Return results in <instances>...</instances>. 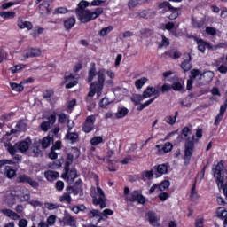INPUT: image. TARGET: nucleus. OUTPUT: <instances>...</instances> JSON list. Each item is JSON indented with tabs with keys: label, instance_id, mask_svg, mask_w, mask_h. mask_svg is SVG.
<instances>
[{
	"label": "nucleus",
	"instance_id": "de8ad7c7",
	"mask_svg": "<svg viewBox=\"0 0 227 227\" xmlns=\"http://www.w3.org/2000/svg\"><path fill=\"white\" fill-rule=\"evenodd\" d=\"M3 19H12L15 17V12H3L0 13Z\"/></svg>",
	"mask_w": 227,
	"mask_h": 227
},
{
	"label": "nucleus",
	"instance_id": "4d7b16f0",
	"mask_svg": "<svg viewBox=\"0 0 227 227\" xmlns=\"http://www.w3.org/2000/svg\"><path fill=\"white\" fill-rule=\"evenodd\" d=\"M22 68H24V65L20 64V65H16L10 68L12 74H17V72L22 70Z\"/></svg>",
	"mask_w": 227,
	"mask_h": 227
},
{
	"label": "nucleus",
	"instance_id": "0e129e2a",
	"mask_svg": "<svg viewBox=\"0 0 227 227\" xmlns=\"http://www.w3.org/2000/svg\"><path fill=\"white\" fill-rule=\"evenodd\" d=\"M71 155H73L74 157V159H79V157L81 155V152L79 151V149L74 147L72 149Z\"/></svg>",
	"mask_w": 227,
	"mask_h": 227
},
{
	"label": "nucleus",
	"instance_id": "6e6552de",
	"mask_svg": "<svg viewBox=\"0 0 227 227\" xmlns=\"http://www.w3.org/2000/svg\"><path fill=\"white\" fill-rule=\"evenodd\" d=\"M95 115H90L86 118L83 126H82V130L86 134H89V132H91L93 129H95V121H96Z\"/></svg>",
	"mask_w": 227,
	"mask_h": 227
},
{
	"label": "nucleus",
	"instance_id": "1a4fd4ad",
	"mask_svg": "<svg viewBox=\"0 0 227 227\" xmlns=\"http://www.w3.org/2000/svg\"><path fill=\"white\" fill-rule=\"evenodd\" d=\"M54 123H56V116L51 114L48 117L47 121L41 123L40 129L43 130V132H47L51 129V126L54 125Z\"/></svg>",
	"mask_w": 227,
	"mask_h": 227
},
{
	"label": "nucleus",
	"instance_id": "473e14b6",
	"mask_svg": "<svg viewBox=\"0 0 227 227\" xmlns=\"http://www.w3.org/2000/svg\"><path fill=\"white\" fill-rule=\"evenodd\" d=\"M146 82H148V78L142 77L135 82V86L137 88V90H141V88H143Z\"/></svg>",
	"mask_w": 227,
	"mask_h": 227
},
{
	"label": "nucleus",
	"instance_id": "f8f14e48",
	"mask_svg": "<svg viewBox=\"0 0 227 227\" xmlns=\"http://www.w3.org/2000/svg\"><path fill=\"white\" fill-rule=\"evenodd\" d=\"M156 148L158 150V155H162L163 153H169L173 150V145L167 142L165 145H157Z\"/></svg>",
	"mask_w": 227,
	"mask_h": 227
},
{
	"label": "nucleus",
	"instance_id": "423d86ee",
	"mask_svg": "<svg viewBox=\"0 0 227 227\" xmlns=\"http://www.w3.org/2000/svg\"><path fill=\"white\" fill-rule=\"evenodd\" d=\"M113 214H114V211L111 209H105L103 210V212H100L97 209H92L88 211L87 215H89L90 219H93V217H99V219L98 220V223H100V221H104V219H107V216L113 215Z\"/></svg>",
	"mask_w": 227,
	"mask_h": 227
},
{
	"label": "nucleus",
	"instance_id": "7c9ffc66",
	"mask_svg": "<svg viewBox=\"0 0 227 227\" xmlns=\"http://www.w3.org/2000/svg\"><path fill=\"white\" fill-rule=\"evenodd\" d=\"M129 114V109L126 107L119 108L117 113L115 114L116 118H125Z\"/></svg>",
	"mask_w": 227,
	"mask_h": 227
},
{
	"label": "nucleus",
	"instance_id": "9d476101",
	"mask_svg": "<svg viewBox=\"0 0 227 227\" xmlns=\"http://www.w3.org/2000/svg\"><path fill=\"white\" fill-rule=\"evenodd\" d=\"M153 171L156 178H160L161 175H166V173H168V165L163 163L158 166H154L153 168Z\"/></svg>",
	"mask_w": 227,
	"mask_h": 227
},
{
	"label": "nucleus",
	"instance_id": "412c9836",
	"mask_svg": "<svg viewBox=\"0 0 227 227\" xmlns=\"http://www.w3.org/2000/svg\"><path fill=\"white\" fill-rule=\"evenodd\" d=\"M2 214H4V215H6V217L13 219V221H19V219H20V215L12 211V209H2Z\"/></svg>",
	"mask_w": 227,
	"mask_h": 227
},
{
	"label": "nucleus",
	"instance_id": "5701e85b",
	"mask_svg": "<svg viewBox=\"0 0 227 227\" xmlns=\"http://www.w3.org/2000/svg\"><path fill=\"white\" fill-rule=\"evenodd\" d=\"M75 17H70L64 20V27L67 31H70V28L75 26Z\"/></svg>",
	"mask_w": 227,
	"mask_h": 227
},
{
	"label": "nucleus",
	"instance_id": "3c124183",
	"mask_svg": "<svg viewBox=\"0 0 227 227\" xmlns=\"http://www.w3.org/2000/svg\"><path fill=\"white\" fill-rule=\"evenodd\" d=\"M51 146V137H46L42 140V147L49 148Z\"/></svg>",
	"mask_w": 227,
	"mask_h": 227
},
{
	"label": "nucleus",
	"instance_id": "13d9d810",
	"mask_svg": "<svg viewBox=\"0 0 227 227\" xmlns=\"http://www.w3.org/2000/svg\"><path fill=\"white\" fill-rule=\"evenodd\" d=\"M22 189H24V187H15L14 188V193L12 192V196H15L16 198H20L22 194Z\"/></svg>",
	"mask_w": 227,
	"mask_h": 227
},
{
	"label": "nucleus",
	"instance_id": "37998d69",
	"mask_svg": "<svg viewBox=\"0 0 227 227\" xmlns=\"http://www.w3.org/2000/svg\"><path fill=\"white\" fill-rule=\"evenodd\" d=\"M182 134L184 136V137H189V136L192 134V126L184 127L182 130Z\"/></svg>",
	"mask_w": 227,
	"mask_h": 227
},
{
	"label": "nucleus",
	"instance_id": "a18cd8bd",
	"mask_svg": "<svg viewBox=\"0 0 227 227\" xmlns=\"http://www.w3.org/2000/svg\"><path fill=\"white\" fill-rule=\"evenodd\" d=\"M151 95H153V87H148L142 94L144 98H149Z\"/></svg>",
	"mask_w": 227,
	"mask_h": 227
},
{
	"label": "nucleus",
	"instance_id": "4468645a",
	"mask_svg": "<svg viewBox=\"0 0 227 227\" xmlns=\"http://www.w3.org/2000/svg\"><path fill=\"white\" fill-rule=\"evenodd\" d=\"M137 15L141 19H153L157 15V12L148 9L137 13Z\"/></svg>",
	"mask_w": 227,
	"mask_h": 227
},
{
	"label": "nucleus",
	"instance_id": "bf43d9fd",
	"mask_svg": "<svg viewBox=\"0 0 227 227\" xmlns=\"http://www.w3.org/2000/svg\"><path fill=\"white\" fill-rule=\"evenodd\" d=\"M162 41L161 43H160L159 48L162 49V47H168L169 45V39H168L166 36L162 35Z\"/></svg>",
	"mask_w": 227,
	"mask_h": 227
},
{
	"label": "nucleus",
	"instance_id": "49530a36",
	"mask_svg": "<svg viewBox=\"0 0 227 227\" xmlns=\"http://www.w3.org/2000/svg\"><path fill=\"white\" fill-rule=\"evenodd\" d=\"M112 31H113V27H104L100 30L99 35L100 36H107V35H109V33Z\"/></svg>",
	"mask_w": 227,
	"mask_h": 227
},
{
	"label": "nucleus",
	"instance_id": "c03bdc74",
	"mask_svg": "<svg viewBox=\"0 0 227 227\" xmlns=\"http://www.w3.org/2000/svg\"><path fill=\"white\" fill-rule=\"evenodd\" d=\"M67 138L72 143H75L79 139V135L77 133H68Z\"/></svg>",
	"mask_w": 227,
	"mask_h": 227
},
{
	"label": "nucleus",
	"instance_id": "393cba45",
	"mask_svg": "<svg viewBox=\"0 0 227 227\" xmlns=\"http://www.w3.org/2000/svg\"><path fill=\"white\" fill-rule=\"evenodd\" d=\"M18 27L20 29H33V24L29 21H22V19H19Z\"/></svg>",
	"mask_w": 227,
	"mask_h": 227
},
{
	"label": "nucleus",
	"instance_id": "6ab92c4d",
	"mask_svg": "<svg viewBox=\"0 0 227 227\" xmlns=\"http://www.w3.org/2000/svg\"><path fill=\"white\" fill-rule=\"evenodd\" d=\"M147 217L149 220L150 224L154 227H159V217H157V215L152 211L147 213Z\"/></svg>",
	"mask_w": 227,
	"mask_h": 227
},
{
	"label": "nucleus",
	"instance_id": "2f4dec72",
	"mask_svg": "<svg viewBox=\"0 0 227 227\" xmlns=\"http://www.w3.org/2000/svg\"><path fill=\"white\" fill-rule=\"evenodd\" d=\"M10 86L13 91H19L20 93L21 91H24V86L22 85V83H16L11 82Z\"/></svg>",
	"mask_w": 227,
	"mask_h": 227
},
{
	"label": "nucleus",
	"instance_id": "2eb2a0df",
	"mask_svg": "<svg viewBox=\"0 0 227 227\" xmlns=\"http://www.w3.org/2000/svg\"><path fill=\"white\" fill-rule=\"evenodd\" d=\"M216 215L219 219L223 221L224 227H227V211L224 207H218L216 210Z\"/></svg>",
	"mask_w": 227,
	"mask_h": 227
},
{
	"label": "nucleus",
	"instance_id": "f704fd0d",
	"mask_svg": "<svg viewBox=\"0 0 227 227\" xmlns=\"http://www.w3.org/2000/svg\"><path fill=\"white\" fill-rule=\"evenodd\" d=\"M143 100H145V98L143 97V95L134 94L131 97V101L134 102V104H136V106H139V104H141V102H143Z\"/></svg>",
	"mask_w": 227,
	"mask_h": 227
},
{
	"label": "nucleus",
	"instance_id": "72a5a7b5",
	"mask_svg": "<svg viewBox=\"0 0 227 227\" xmlns=\"http://www.w3.org/2000/svg\"><path fill=\"white\" fill-rule=\"evenodd\" d=\"M59 201L61 203L66 202L70 205V203H72V196H70V193L65 192L59 197Z\"/></svg>",
	"mask_w": 227,
	"mask_h": 227
},
{
	"label": "nucleus",
	"instance_id": "c9c22d12",
	"mask_svg": "<svg viewBox=\"0 0 227 227\" xmlns=\"http://www.w3.org/2000/svg\"><path fill=\"white\" fill-rule=\"evenodd\" d=\"M169 185H171L169 180L162 181L160 184H158V190L161 192L166 191V189L169 188Z\"/></svg>",
	"mask_w": 227,
	"mask_h": 227
},
{
	"label": "nucleus",
	"instance_id": "f3484780",
	"mask_svg": "<svg viewBox=\"0 0 227 227\" xmlns=\"http://www.w3.org/2000/svg\"><path fill=\"white\" fill-rule=\"evenodd\" d=\"M197 45H198V49L200 52H205L206 49H214V47L212 45H210V43H207L206 41L202 40V39H197Z\"/></svg>",
	"mask_w": 227,
	"mask_h": 227
},
{
	"label": "nucleus",
	"instance_id": "7ed1b4c3",
	"mask_svg": "<svg viewBox=\"0 0 227 227\" xmlns=\"http://www.w3.org/2000/svg\"><path fill=\"white\" fill-rule=\"evenodd\" d=\"M104 13V8L99 7L97 8L94 12H91L90 10H85L82 12H78L76 13L77 18L82 24H86L88 22H90V20H95V19H98V17H100Z\"/></svg>",
	"mask_w": 227,
	"mask_h": 227
},
{
	"label": "nucleus",
	"instance_id": "9b49d317",
	"mask_svg": "<svg viewBox=\"0 0 227 227\" xmlns=\"http://www.w3.org/2000/svg\"><path fill=\"white\" fill-rule=\"evenodd\" d=\"M42 55V50L38 48H30L26 51L25 54L23 55V59H27V58H38V56Z\"/></svg>",
	"mask_w": 227,
	"mask_h": 227
},
{
	"label": "nucleus",
	"instance_id": "864d4df0",
	"mask_svg": "<svg viewBox=\"0 0 227 227\" xmlns=\"http://www.w3.org/2000/svg\"><path fill=\"white\" fill-rule=\"evenodd\" d=\"M207 35H210V36H215L217 35V30L215 27H206Z\"/></svg>",
	"mask_w": 227,
	"mask_h": 227
},
{
	"label": "nucleus",
	"instance_id": "6e6d98bb",
	"mask_svg": "<svg viewBox=\"0 0 227 227\" xmlns=\"http://www.w3.org/2000/svg\"><path fill=\"white\" fill-rule=\"evenodd\" d=\"M44 206L48 210H56L59 207V204L46 202Z\"/></svg>",
	"mask_w": 227,
	"mask_h": 227
},
{
	"label": "nucleus",
	"instance_id": "20e7f679",
	"mask_svg": "<svg viewBox=\"0 0 227 227\" xmlns=\"http://www.w3.org/2000/svg\"><path fill=\"white\" fill-rule=\"evenodd\" d=\"M29 146H31V139L29 138L16 143L14 146L12 145V144L5 145L6 150L11 155H15V153H17V150L21 152V153H26V152L29 150Z\"/></svg>",
	"mask_w": 227,
	"mask_h": 227
},
{
	"label": "nucleus",
	"instance_id": "680f3d73",
	"mask_svg": "<svg viewBox=\"0 0 227 227\" xmlns=\"http://www.w3.org/2000/svg\"><path fill=\"white\" fill-rule=\"evenodd\" d=\"M55 187L57 189V191H63L64 187H65V183H63V181H57Z\"/></svg>",
	"mask_w": 227,
	"mask_h": 227
},
{
	"label": "nucleus",
	"instance_id": "a211bd4d",
	"mask_svg": "<svg viewBox=\"0 0 227 227\" xmlns=\"http://www.w3.org/2000/svg\"><path fill=\"white\" fill-rule=\"evenodd\" d=\"M130 201H137V203L140 204H145V196H143V194H141L139 192L137 191H134L132 192L131 198L129 199Z\"/></svg>",
	"mask_w": 227,
	"mask_h": 227
},
{
	"label": "nucleus",
	"instance_id": "f257e3e1",
	"mask_svg": "<svg viewBox=\"0 0 227 227\" xmlns=\"http://www.w3.org/2000/svg\"><path fill=\"white\" fill-rule=\"evenodd\" d=\"M104 82H106V70L100 69L98 72V81L90 83L89 97H95V93H97L98 97H101L102 90H104Z\"/></svg>",
	"mask_w": 227,
	"mask_h": 227
},
{
	"label": "nucleus",
	"instance_id": "39448f33",
	"mask_svg": "<svg viewBox=\"0 0 227 227\" xmlns=\"http://www.w3.org/2000/svg\"><path fill=\"white\" fill-rule=\"evenodd\" d=\"M198 138L192 136V138H187L184 144V164L187 166L191 162V157L194 152V143H198Z\"/></svg>",
	"mask_w": 227,
	"mask_h": 227
},
{
	"label": "nucleus",
	"instance_id": "79ce46f5",
	"mask_svg": "<svg viewBox=\"0 0 227 227\" xmlns=\"http://www.w3.org/2000/svg\"><path fill=\"white\" fill-rule=\"evenodd\" d=\"M95 75H97V70L95 69V67H93L89 71L88 82H91V81L95 79Z\"/></svg>",
	"mask_w": 227,
	"mask_h": 227
},
{
	"label": "nucleus",
	"instance_id": "c85d7f7f",
	"mask_svg": "<svg viewBox=\"0 0 227 227\" xmlns=\"http://www.w3.org/2000/svg\"><path fill=\"white\" fill-rule=\"evenodd\" d=\"M205 22H206L205 18H202V20H198L192 18V26L196 29H200V27H203V26H205Z\"/></svg>",
	"mask_w": 227,
	"mask_h": 227
},
{
	"label": "nucleus",
	"instance_id": "338daca9",
	"mask_svg": "<svg viewBox=\"0 0 227 227\" xmlns=\"http://www.w3.org/2000/svg\"><path fill=\"white\" fill-rule=\"evenodd\" d=\"M198 75H200V70H198V69H192V70L191 71L190 79L194 80L196 77H198Z\"/></svg>",
	"mask_w": 227,
	"mask_h": 227
},
{
	"label": "nucleus",
	"instance_id": "09e8293b",
	"mask_svg": "<svg viewBox=\"0 0 227 227\" xmlns=\"http://www.w3.org/2000/svg\"><path fill=\"white\" fill-rule=\"evenodd\" d=\"M172 90L175 91H182V90H184V85H182L180 82H175L172 84Z\"/></svg>",
	"mask_w": 227,
	"mask_h": 227
},
{
	"label": "nucleus",
	"instance_id": "0eeeda50",
	"mask_svg": "<svg viewBox=\"0 0 227 227\" xmlns=\"http://www.w3.org/2000/svg\"><path fill=\"white\" fill-rule=\"evenodd\" d=\"M16 182L17 184H28V185H30V187H33L34 189H38L40 185L38 182L35 181L34 179H32L31 176L26 174H21L18 176L16 178Z\"/></svg>",
	"mask_w": 227,
	"mask_h": 227
},
{
	"label": "nucleus",
	"instance_id": "69168bd1",
	"mask_svg": "<svg viewBox=\"0 0 227 227\" xmlns=\"http://www.w3.org/2000/svg\"><path fill=\"white\" fill-rule=\"evenodd\" d=\"M68 12V10L65 7H59L56 9L55 11V13L58 15V14H65V13H67Z\"/></svg>",
	"mask_w": 227,
	"mask_h": 227
},
{
	"label": "nucleus",
	"instance_id": "ddd939ff",
	"mask_svg": "<svg viewBox=\"0 0 227 227\" xmlns=\"http://www.w3.org/2000/svg\"><path fill=\"white\" fill-rule=\"evenodd\" d=\"M184 57L186 59H184L181 64V68L184 70V72H189V70L192 68V64H191V53H185Z\"/></svg>",
	"mask_w": 227,
	"mask_h": 227
},
{
	"label": "nucleus",
	"instance_id": "8fccbe9b",
	"mask_svg": "<svg viewBox=\"0 0 227 227\" xmlns=\"http://www.w3.org/2000/svg\"><path fill=\"white\" fill-rule=\"evenodd\" d=\"M4 174L6 175L7 178H13V176H15V170L13 168H7Z\"/></svg>",
	"mask_w": 227,
	"mask_h": 227
},
{
	"label": "nucleus",
	"instance_id": "ea45409f",
	"mask_svg": "<svg viewBox=\"0 0 227 227\" xmlns=\"http://www.w3.org/2000/svg\"><path fill=\"white\" fill-rule=\"evenodd\" d=\"M190 198L191 200H192V201H195V200H198V198H200V195H198V192H196V184H194L192 188Z\"/></svg>",
	"mask_w": 227,
	"mask_h": 227
},
{
	"label": "nucleus",
	"instance_id": "cd10ccee",
	"mask_svg": "<svg viewBox=\"0 0 227 227\" xmlns=\"http://www.w3.org/2000/svg\"><path fill=\"white\" fill-rule=\"evenodd\" d=\"M39 12H40L41 15H47L49 13V3L43 2L39 5Z\"/></svg>",
	"mask_w": 227,
	"mask_h": 227
},
{
	"label": "nucleus",
	"instance_id": "aec40b11",
	"mask_svg": "<svg viewBox=\"0 0 227 227\" xmlns=\"http://www.w3.org/2000/svg\"><path fill=\"white\" fill-rule=\"evenodd\" d=\"M66 82H67V84H66L67 90H70V88H74V86H76L77 80L75 76L69 74L66 76Z\"/></svg>",
	"mask_w": 227,
	"mask_h": 227
},
{
	"label": "nucleus",
	"instance_id": "a19ab883",
	"mask_svg": "<svg viewBox=\"0 0 227 227\" xmlns=\"http://www.w3.org/2000/svg\"><path fill=\"white\" fill-rule=\"evenodd\" d=\"M164 121L168 125H175V123H176V117L168 115L164 118Z\"/></svg>",
	"mask_w": 227,
	"mask_h": 227
},
{
	"label": "nucleus",
	"instance_id": "c756f323",
	"mask_svg": "<svg viewBox=\"0 0 227 227\" xmlns=\"http://www.w3.org/2000/svg\"><path fill=\"white\" fill-rule=\"evenodd\" d=\"M203 77L206 82H210L212 79H214V72L212 71H206L203 74H200V79Z\"/></svg>",
	"mask_w": 227,
	"mask_h": 227
},
{
	"label": "nucleus",
	"instance_id": "5fc2aeb1",
	"mask_svg": "<svg viewBox=\"0 0 227 227\" xmlns=\"http://www.w3.org/2000/svg\"><path fill=\"white\" fill-rule=\"evenodd\" d=\"M53 94L54 92H52V90H45L43 94V98H45V100L51 102V97H52Z\"/></svg>",
	"mask_w": 227,
	"mask_h": 227
},
{
	"label": "nucleus",
	"instance_id": "58836bf2",
	"mask_svg": "<svg viewBox=\"0 0 227 227\" xmlns=\"http://www.w3.org/2000/svg\"><path fill=\"white\" fill-rule=\"evenodd\" d=\"M159 8L160 9H163V8H168L169 10H176V12H178V8H175L173 6H171V4L168 2H163L161 4H159Z\"/></svg>",
	"mask_w": 227,
	"mask_h": 227
},
{
	"label": "nucleus",
	"instance_id": "f03ea898",
	"mask_svg": "<svg viewBox=\"0 0 227 227\" xmlns=\"http://www.w3.org/2000/svg\"><path fill=\"white\" fill-rule=\"evenodd\" d=\"M90 196L92 198L93 205H99L101 209L106 208L107 207V204H106L107 201V198L106 197L104 190L100 188V186H97V188L91 187Z\"/></svg>",
	"mask_w": 227,
	"mask_h": 227
},
{
	"label": "nucleus",
	"instance_id": "a878e982",
	"mask_svg": "<svg viewBox=\"0 0 227 227\" xmlns=\"http://www.w3.org/2000/svg\"><path fill=\"white\" fill-rule=\"evenodd\" d=\"M31 196V192L27 188H21V196H20V201H27Z\"/></svg>",
	"mask_w": 227,
	"mask_h": 227
},
{
	"label": "nucleus",
	"instance_id": "dca6fc26",
	"mask_svg": "<svg viewBox=\"0 0 227 227\" xmlns=\"http://www.w3.org/2000/svg\"><path fill=\"white\" fill-rule=\"evenodd\" d=\"M64 178H67V182L70 184H74L75 182V178H77V170L72 169L70 171L65 172L62 176Z\"/></svg>",
	"mask_w": 227,
	"mask_h": 227
},
{
	"label": "nucleus",
	"instance_id": "603ef678",
	"mask_svg": "<svg viewBox=\"0 0 227 227\" xmlns=\"http://www.w3.org/2000/svg\"><path fill=\"white\" fill-rule=\"evenodd\" d=\"M103 139L102 137H94L91 140H90V144L93 146H97V145H100V143H102Z\"/></svg>",
	"mask_w": 227,
	"mask_h": 227
},
{
	"label": "nucleus",
	"instance_id": "052dcab7",
	"mask_svg": "<svg viewBox=\"0 0 227 227\" xmlns=\"http://www.w3.org/2000/svg\"><path fill=\"white\" fill-rule=\"evenodd\" d=\"M47 223L49 224V226H54V224L56 223V215H51L47 218Z\"/></svg>",
	"mask_w": 227,
	"mask_h": 227
},
{
	"label": "nucleus",
	"instance_id": "b1692460",
	"mask_svg": "<svg viewBox=\"0 0 227 227\" xmlns=\"http://www.w3.org/2000/svg\"><path fill=\"white\" fill-rule=\"evenodd\" d=\"M44 176L49 182H54L59 176V173L52 170L44 172Z\"/></svg>",
	"mask_w": 227,
	"mask_h": 227
},
{
	"label": "nucleus",
	"instance_id": "bb28decb",
	"mask_svg": "<svg viewBox=\"0 0 227 227\" xmlns=\"http://www.w3.org/2000/svg\"><path fill=\"white\" fill-rule=\"evenodd\" d=\"M88 6H90V2L86 1V0H82L79 4H78V7L76 8L75 12L79 13V12H84L86 11L88 8Z\"/></svg>",
	"mask_w": 227,
	"mask_h": 227
},
{
	"label": "nucleus",
	"instance_id": "4be33fe9",
	"mask_svg": "<svg viewBox=\"0 0 227 227\" xmlns=\"http://www.w3.org/2000/svg\"><path fill=\"white\" fill-rule=\"evenodd\" d=\"M63 221H64V224H66L67 226L77 227L75 218H74L70 215H65Z\"/></svg>",
	"mask_w": 227,
	"mask_h": 227
},
{
	"label": "nucleus",
	"instance_id": "774afa93",
	"mask_svg": "<svg viewBox=\"0 0 227 227\" xmlns=\"http://www.w3.org/2000/svg\"><path fill=\"white\" fill-rule=\"evenodd\" d=\"M159 198H160V201H166V200H168V198H169V193L161 192L159 194Z\"/></svg>",
	"mask_w": 227,
	"mask_h": 227
},
{
	"label": "nucleus",
	"instance_id": "e433bc0d",
	"mask_svg": "<svg viewBox=\"0 0 227 227\" xmlns=\"http://www.w3.org/2000/svg\"><path fill=\"white\" fill-rule=\"evenodd\" d=\"M6 164H12V161L8 160H0V173H4V170L9 168L6 167Z\"/></svg>",
	"mask_w": 227,
	"mask_h": 227
},
{
	"label": "nucleus",
	"instance_id": "4c0bfd02",
	"mask_svg": "<svg viewBox=\"0 0 227 227\" xmlns=\"http://www.w3.org/2000/svg\"><path fill=\"white\" fill-rule=\"evenodd\" d=\"M16 129L19 130V132H22L27 129V124H26V122L23 121H20L16 125Z\"/></svg>",
	"mask_w": 227,
	"mask_h": 227
},
{
	"label": "nucleus",
	"instance_id": "e2e57ef3",
	"mask_svg": "<svg viewBox=\"0 0 227 227\" xmlns=\"http://www.w3.org/2000/svg\"><path fill=\"white\" fill-rule=\"evenodd\" d=\"M86 102L90 104V107H95V101H93V96H90V93L86 98Z\"/></svg>",
	"mask_w": 227,
	"mask_h": 227
}]
</instances>
